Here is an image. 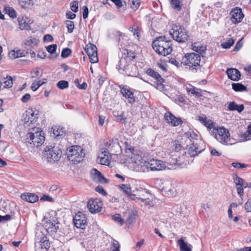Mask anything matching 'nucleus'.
I'll return each instance as SVG.
<instances>
[{
	"label": "nucleus",
	"instance_id": "f257e3e1",
	"mask_svg": "<svg viewBox=\"0 0 251 251\" xmlns=\"http://www.w3.org/2000/svg\"><path fill=\"white\" fill-rule=\"evenodd\" d=\"M152 47L158 54L166 56L170 54L173 49L170 40H167L165 36H159L152 42Z\"/></svg>",
	"mask_w": 251,
	"mask_h": 251
},
{
	"label": "nucleus",
	"instance_id": "f03ea898",
	"mask_svg": "<svg viewBox=\"0 0 251 251\" xmlns=\"http://www.w3.org/2000/svg\"><path fill=\"white\" fill-rule=\"evenodd\" d=\"M117 69L120 73L128 76L135 77L138 75L137 67L131 62H127L126 58H121L117 65Z\"/></svg>",
	"mask_w": 251,
	"mask_h": 251
},
{
	"label": "nucleus",
	"instance_id": "7ed1b4c3",
	"mask_svg": "<svg viewBox=\"0 0 251 251\" xmlns=\"http://www.w3.org/2000/svg\"><path fill=\"white\" fill-rule=\"evenodd\" d=\"M50 247V243L47 235L43 230L38 231L36 233V242L35 243V251H48Z\"/></svg>",
	"mask_w": 251,
	"mask_h": 251
},
{
	"label": "nucleus",
	"instance_id": "20e7f679",
	"mask_svg": "<svg viewBox=\"0 0 251 251\" xmlns=\"http://www.w3.org/2000/svg\"><path fill=\"white\" fill-rule=\"evenodd\" d=\"M201 61L200 55L195 53H187L181 59V63L186 68L190 70H197Z\"/></svg>",
	"mask_w": 251,
	"mask_h": 251
},
{
	"label": "nucleus",
	"instance_id": "39448f33",
	"mask_svg": "<svg viewBox=\"0 0 251 251\" xmlns=\"http://www.w3.org/2000/svg\"><path fill=\"white\" fill-rule=\"evenodd\" d=\"M211 134L217 141L223 144L227 145L230 139V134L228 130L224 127L215 126Z\"/></svg>",
	"mask_w": 251,
	"mask_h": 251
},
{
	"label": "nucleus",
	"instance_id": "423d86ee",
	"mask_svg": "<svg viewBox=\"0 0 251 251\" xmlns=\"http://www.w3.org/2000/svg\"><path fill=\"white\" fill-rule=\"evenodd\" d=\"M66 154L68 159L75 164L80 162L85 156L83 149L78 146H72L67 150Z\"/></svg>",
	"mask_w": 251,
	"mask_h": 251
},
{
	"label": "nucleus",
	"instance_id": "0eeeda50",
	"mask_svg": "<svg viewBox=\"0 0 251 251\" xmlns=\"http://www.w3.org/2000/svg\"><path fill=\"white\" fill-rule=\"evenodd\" d=\"M62 151L58 146H47L43 152L44 157L48 161L51 162L58 161L61 157Z\"/></svg>",
	"mask_w": 251,
	"mask_h": 251
},
{
	"label": "nucleus",
	"instance_id": "6e6552de",
	"mask_svg": "<svg viewBox=\"0 0 251 251\" xmlns=\"http://www.w3.org/2000/svg\"><path fill=\"white\" fill-rule=\"evenodd\" d=\"M27 139L30 144H33L35 147L41 146L45 141L44 133L38 128H34L32 131L28 134Z\"/></svg>",
	"mask_w": 251,
	"mask_h": 251
},
{
	"label": "nucleus",
	"instance_id": "1a4fd4ad",
	"mask_svg": "<svg viewBox=\"0 0 251 251\" xmlns=\"http://www.w3.org/2000/svg\"><path fill=\"white\" fill-rule=\"evenodd\" d=\"M172 31H170L173 38L179 43H183L187 41L189 38L188 32L181 26L175 25Z\"/></svg>",
	"mask_w": 251,
	"mask_h": 251
},
{
	"label": "nucleus",
	"instance_id": "9d476101",
	"mask_svg": "<svg viewBox=\"0 0 251 251\" xmlns=\"http://www.w3.org/2000/svg\"><path fill=\"white\" fill-rule=\"evenodd\" d=\"M73 222L77 228L85 229L87 225V218L85 214L79 212L74 217Z\"/></svg>",
	"mask_w": 251,
	"mask_h": 251
},
{
	"label": "nucleus",
	"instance_id": "9b49d317",
	"mask_svg": "<svg viewBox=\"0 0 251 251\" xmlns=\"http://www.w3.org/2000/svg\"><path fill=\"white\" fill-rule=\"evenodd\" d=\"M229 15L231 22L235 24L240 23L244 17L241 8L239 7H235L232 9L230 12Z\"/></svg>",
	"mask_w": 251,
	"mask_h": 251
},
{
	"label": "nucleus",
	"instance_id": "f8f14e48",
	"mask_svg": "<svg viewBox=\"0 0 251 251\" xmlns=\"http://www.w3.org/2000/svg\"><path fill=\"white\" fill-rule=\"evenodd\" d=\"M105 148H102L103 151L108 152L110 155H115L121 149L119 144L114 142L113 141L109 140L104 144Z\"/></svg>",
	"mask_w": 251,
	"mask_h": 251
},
{
	"label": "nucleus",
	"instance_id": "ddd939ff",
	"mask_svg": "<svg viewBox=\"0 0 251 251\" xmlns=\"http://www.w3.org/2000/svg\"><path fill=\"white\" fill-rule=\"evenodd\" d=\"M147 165L150 167V171H161L166 168L165 164L163 161L154 159L150 160Z\"/></svg>",
	"mask_w": 251,
	"mask_h": 251
},
{
	"label": "nucleus",
	"instance_id": "4468645a",
	"mask_svg": "<svg viewBox=\"0 0 251 251\" xmlns=\"http://www.w3.org/2000/svg\"><path fill=\"white\" fill-rule=\"evenodd\" d=\"M60 225V224L58 221L56 222L55 221H54L53 222L50 220L49 222L45 224V228L43 229L50 234H53L56 233L59 229Z\"/></svg>",
	"mask_w": 251,
	"mask_h": 251
},
{
	"label": "nucleus",
	"instance_id": "2eb2a0df",
	"mask_svg": "<svg viewBox=\"0 0 251 251\" xmlns=\"http://www.w3.org/2000/svg\"><path fill=\"white\" fill-rule=\"evenodd\" d=\"M119 87L123 96L128 99V102L131 104L134 103L135 102V98L133 92L126 85L120 86Z\"/></svg>",
	"mask_w": 251,
	"mask_h": 251
},
{
	"label": "nucleus",
	"instance_id": "dca6fc26",
	"mask_svg": "<svg viewBox=\"0 0 251 251\" xmlns=\"http://www.w3.org/2000/svg\"><path fill=\"white\" fill-rule=\"evenodd\" d=\"M164 118L167 123L174 126H178L182 123L181 118L176 117L170 112H167L165 114Z\"/></svg>",
	"mask_w": 251,
	"mask_h": 251
},
{
	"label": "nucleus",
	"instance_id": "f3484780",
	"mask_svg": "<svg viewBox=\"0 0 251 251\" xmlns=\"http://www.w3.org/2000/svg\"><path fill=\"white\" fill-rule=\"evenodd\" d=\"M100 151L98 156L100 163L103 165H108L110 163L111 155L108 151H103L102 149H100Z\"/></svg>",
	"mask_w": 251,
	"mask_h": 251
},
{
	"label": "nucleus",
	"instance_id": "a211bd4d",
	"mask_svg": "<svg viewBox=\"0 0 251 251\" xmlns=\"http://www.w3.org/2000/svg\"><path fill=\"white\" fill-rule=\"evenodd\" d=\"M98 203L99 201L97 199L90 200L88 202V208L91 213H96L101 211L102 207Z\"/></svg>",
	"mask_w": 251,
	"mask_h": 251
},
{
	"label": "nucleus",
	"instance_id": "6ab92c4d",
	"mask_svg": "<svg viewBox=\"0 0 251 251\" xmlns=\"http://www.w3.org/2000/svg\"><path fill=\"white\" fill-rule=\"evenodd\" d=\"M19 28L21 30H29L30 29V25L32 23V21L28 19L26 17H19L18 18Z\"/></svg>",
	"mask_w": 251,
	"mask_h": 251
},
{
	"label": "nucleus",
	"instance_id": "aec40b11",
	"mask_svg": "<svg viewBox=\"0 0 251 251\" xmlns=\"http://www.w3.org/2000/svg\"><path fill=\"white\" fill-rule=\"evenodd\" d=\"M91 175L92 179L100 183H107V179L103 176L101 173L96 169H93L91 171Z\"/></svg>",
	"mask_w": 251,
	"mask_h": 251
},
{
	"label": "nucleus",
	"instance_id": "412c9836",
	"mask_svg": "<svg viewBox=\"0 0 251 251\" xmlns=\"http://www.w3.org/2000/svg\"><path fill=\"white\" fill-rule=\"evenodd\" d=\"M228 77L233 81H238L241 76L240 72L236 69L228 68L226 71Z\"/></svg>",
	"mask_w": 251,
	"mask_h": 251
},
{
	"label": "nucleus",
	"instance_id": "4be33fe9",
	"mask_svg": "<svg viewBox=\"0 0 251 251\" xmlns=\"http://www.w3.org/2000/svg\"><path fill=\"white\" fill-rule=\"evenodd\" d=\"M188 146V152L191 157H195L201 152V150L199 148L198 144L194 142L191 143Z\"/></svg>",
	"mask_w": 251,
	"mask_h": 251
},
{
	"label": "nucleus",
	"instance_id": "5701e85b",
	"mask_svg": "<svg viewBox=\"0 0 251 251\" xmlns=\"http://www.w3.org/2000/svg\"><path fill=\"white\" fill-rule=\"evenodd\" d=\"M199 120L209 130L215 127V123L211 120H207L205 115L199 117Z\"/></svg>",
	"mask_w": 251,
	"mask_h": 251
},
{
	"label": "nucleus",
	"instance_id": "b1692460",
	"mask_svg": "<svg viewBox=\"0 0 251 251\" xmlns=\"http://www.w3.org/2000/svg\"><path fill=\"white\" fill-rule=\"evenodd\" d=\"M127 214L126 221V224L129 227V226L134 223L136 221V218L137 215L136 211L131 210L126 213Z\"/></svg>",
	"mask_w": 251,
	"mask_h": 251
},
{
	"label": "nucleus",
	"instance_id": "393cba45",
	"mask_svg": "<svg viewBox=\"0 0 251 251\" xmlns=\"http://www.w3.org/2000/svg\"><path fill=\"white\" fill-rule=\"evenodd\" d=\"M21 198L22 200L30 203L36 202L39 199L37 195L32 193H27V194H22L21 196Z\"/></svg>",
	"mask_w": 251,
	"mask_h": 251
},
{
	"label": "nucleus",
	"instance_id": "a878e982",
	"mask_svg": "<svg viewBox=\"0 0 251 251\" xmlns=\"http://www.w3.org/2000/svg\"><path fill=\"white\" fill-rule=\"evenodd\" d=\"M146 73L150 76L156 79L158 82L161 84L165 81V80L161 77L160 74L151 68L148 69L146 71Z\"/></svg>",
	"mask_w": 251,
	"mask_h": 251
},
{
	"label": "nucleus",
	"instance_id": "bb28decb",
	"mask_svg": "<svg viewBox=\"0 0 251 251\" xmlns=\"http://www.w3.org/2000/svg\"><path fill=\"white\" fill-rule=\"evenodd\" d=\"M0 81L1 85L4 84V88H11L13 85V79L10 75H7L6 77L0 76Z\"/></svg>",
	"mask_w": 251,
	"mask_h": 251
},
{
	"label": "nucleus",
	"instance_id": "cd10ccee",
	"mask_svg": "<svg viewBox=\"0 0 251 251\" xmlns=\"http://www.w3.org/2000/svg\"><path fill=\"white\" fill-rule=\"evenodd\" d=\"M227 109L229 111H237L241 113L244 109L243 104L238 105L235 101L230 102L228 106Z\"/></svg>",
	"mask_w": 251,
	"mask_h": 251
},
{
	"label": "nucleus",
	"instance_id": "c85d7f7f",
	"mask_svg": "<svg viewBox=\"0 0 251 251\" xmlns=\"http://www.w3.org/2000/svg\"><path fill=\"white\" fill-rule=\"evenodd\" d=\"M178 244L179 245L180 251H192V245L185 242L182 238H180L178 240Z\"/></svg>",
	"mask_w": 251,
	"mask_h": 251
},
{
	"label": "nucleus",
	"instance_id": "c756f323",
	"mask_svg": "<svg viewBox=\"0 0 251 251\" xmlns=\"http://www.w3.org/2000/svg\"><path fill=\"white\" fill-rule=\"evenodd\" d=\"M39 42V40L36 38L29 37L26 40L24 44L25 46L31 47L32 48L34 49L37 46Z\"/></svg>",
	"mask_w": 251,
	"mask_h": 251
},
{
	"label": "nucleus",
	"instance_id": "7c9ffc66",
	"mask_svg": "<svg viewBox=\"0 0 251 251\" xmlns=\"http://www.w3.org/2000/svg\"><path fill=\"white\" fill-rule=\"evenodd\" d=\"M85 50L86 51L88 56L96 54L97 53V48L96 46L92 44H89L86 45Z\"/></svg>",
	"mask_w": 251,
	"mask_h": 251
},
{
	"label": "nucleus",
	"instance_id": "2f4dec72",
	"mask_svg": "<svg viewBox=\"0 0 251 251\" xmlns=\"http://www.w3.org/2000/svg\"><path fill=\"white\" fill-rule=\"evenodd\" d=\"M8 56L11 59H14L18 57L25 56V54L24 52L21 51L20 50L16 51L12 50L9 52Z\"/></svg>",
	"mask_w": 251,
	"mask_h": 251
},
{
	"label": "nucleus",
	"instance_id": "473e14b6",
	"mask_svg": "<svg viewBox=\"0 0 251 251\" xmlns=\"http://www.w3.org/2000/svg\"><path fill=\"white\" fill-rule=\"evenodd\" d=\"M4 11L5 13L8 15L10 18H15L17 17L16 12L13 7L5 6L4 8Z\"/></svg>",
	"mask_w": 251,
	"mask_h": 251
},
{
	"label": "nucleus",
	"instance_id": "72a5a7b5",
	"mask_svg": "<svg viewBox=\"0 0 251 251\" xmlns=\"http://www.w3.org/2000/svg\"><path fill=\"white\" fill-rule=\"evenodd\" d=\"M197 43L192 45V49L195 51L199 53L201 55H202L205 53L206 47L202 46L197 45Z\"/></svg>",
	"mask_w": 251,
	"mask_h": 251
},
{
	"label": "nucleus",
	"instance_id": "f704fd0d",
	"mask_svg": "<svg viewBox=\"0 0 251 251\" xmlns=\"http://www.w3.org/2000/svg\"><path fill=\"white\" fill-rule=\"evenodd\" d=\"M232 89L236 92H242L247 91V87L240 83H232Z\"/></svg>",
	"mask_w": 251,
	"mask_h": 251
},
{
	"label": "nucleus",
	"instance_id": "c9c22d12",
	"mask_svg": "<svg viewBox=\"0 0 251 251\" xmlns=\"http://www.w3.org/2000/svg\"><path fill=\"white\" fill-rule=\"evenodd\" d=\"M235 40L232 38H229L226 41L222 42L221 46L224 49H229L234 43Z\"/></svg>",
	"mask_w": 251,
	"mask_h": 251
},
{
	"label": "nucleus",
	"instance_id": "e433bc0d",
	"mask_svg": "<svg viewBox=\"0 0 251 251\" xmlns=\"http://www.w3.org/2000/svg\"><path fill=\"white\" fill-rule=\"evenodd\" d=\"M30 75L31 78H39L42 76V73L40 72V71H39V69L38 68H36V69H35L34 70L31 72Z\"/></svg>",
	"mask_w": 251,
	"mask_h": 251
},
{
	"label": "nucleus",
	"instance_id": "4c0bfd02",
	"mask_svg": "<svg viewBox=\"0 0 251 251\" xmlns=\"http://www.w3.org/2000/svg\"><path fill=\"white\" fill-rule=\"evenodd\" d=\"M112 219L116 223L123 225L124 223V220L122 218L120 214H116L112 216Z\"/></svg>",
	"mask_w": 251,
	"mask_h": 251
},
{
	"label": "nucleus",
	"instance_id": "58836bf2",
	"mask_svg": "<svg viewBox=\"0 0 251 251\" xmlns=\"http://www.w3.org/2000/svg\"><path fill=\"white\" fill-rule=\"evenodd\" d=\"M232 178L234 182L235 183L236 186H239L243 185L244 179L240 177L237 174H234L232 176Z\"/></svg>",
	"mask_w": 251,
	"mask_h": 251
},
{
	"label": "nucleus",
	"instance_id": "ea45409f",
	"mask_svg": "<svg viewBox=\"0 0 251 251\" xmlns=\"http://www.w3.org/2000/svg\"><path fill=\"white\" fill-rule=\"evenodd\" d=\"M180 3V0H171L172 7L177 11H180L181 9Z\"/></svg>",
	"mask_w": 251,
	"mask_h": 251
},
{
	"label": "nucleus",
	"instance_id": "a19ab883",
	"mask_svg": "<svg viewBox=\"0 0 251 251\" xmlns=\"http://www.w3.org/2000/svg\"><path fill=\"white\" fill-rule=\"evenodd\" d=\"M56 85L58 88L63 90L68 88L69 82L66 80H60L57 82Z\"/></svg>",
	"mask_w": 251,
	"mask_h": 251
},
{
	"label": "nucleus",
	"instance_id": "79ce46f5",
	"mask_svg": "<svg viewBox=\"0 0 251 251\" xmlns=\"http://www.w3.org/2000/svg\"><path fill=\"white\" fill-rule=\"evenodd\" d=\"M45 83V82H41V80L34 81L32 83L31 88L33 91H36L42 85Z\"/></svg>",
	"mask_w": 251,
	"mask_h": 251
},
{
	"label": "nucleus",
	"instance_id": "37998d69",
	"mask_svg": "<svg viewBox=\"0 0 251 251\" xmlns=\"http://www.w3.org/2000/svg\"><path fill=\"white\" fill-rule=\"evenodd\" d=\"M127 52V56L126 57H124L123 58L127 59V62L130 61L131 60L134 59L135 58V53L134 51L132 50H126Z\"/></svg>",
	"mask_w": 251,
	"mask_h": 251
},
{
	"label": "nucleus",
	"instance_id": "c03bdc74",
	"mask_svg": "<svg viewBox=\"0 0 251 251\" xmlns=\"http://www.w3.org/2000/svg\"><path fill=\"white\" fill-rule=\"evenodd\" d=\"M66 24L68 29V32L72 33L75 27L74 22L71 21L67 20L66 21Z\"/></svg>",
	"mask_w": 251,
	"mask_h": 251
},
{
	"label": "nucleus",
	"instance_id": "a18cd8bd",
	"mask_svg": "<svg viewBox=\"0 0 251 251\" xmlns=\"http://www.w3.org/2000/svg\"><path fill=\"white\" fill-rule=\"evenodd\" d=\"M71 53V50L68 48H66L62 50L61 56L62 58H65L68 57Z\"/></svg>",
	"mask_w": 251,
	"mask_h": 251
},
{
	"label": "nucleus",
	"instance_id": "49530a36",
	"mask_svg": "<svg viewBox=\"0 0 251 251\" xmlns=\"http://www.w3.org/2000/svg\"><path fill=\"white\" fill-rule=\"evenodd\" d=\"M122 190L124 191L127 195L131 194V190L129 185L127 184H121L120 185Z\"/></svg>",
	"mask_w": 251,
	"mask_h": 251
},
{
	"label": "nucleus",
	"instance_id": "de8ad7c7",
	"mask_svg": "<svg viewBox=\"0 0 251 251\" xmlns=\"http://www.w3.org/2000/svg\"><path fill=\"white\" fill-rule=\"evenodd\" d=\"M132 9H137L140 5V0H128Z\"/></svg>",
	"mask_w": 251,
	"mask_h": 251
},
{
	"label": "nucleus",
	"instance_id": "09e8293b",
	"mask_svg": "<svg viewBox=\"0 0 251 251\" xmlns=\"http://www.w3.org/2000/svg\"><path fill=\"white\" fill-rule=\"evenodd\" d=\"M149 163V161H144L143 162L141 163V166H140V171L142 172H148L150 170V167L147 165V163Z\"/></svg>",
	"mask_w": 251,
	"mask_h": 251
},
{
	"label": "nucleus",
	"instance_id": "8fccbe9b",
	"mask_svg": "<svg viewBox=\"0 0 251 251\" xmlns=\"http://www.w3.org/2000/svg\"><path fill=\"white\" fill-rule=\"evenodd\" d=\"M57 47L56 44H52V45L48 46L46 48V49H47V50L49 52H50V54H52L54 53H55V52L56 51Z\"/></svg>",
	"mask_w": 251,
	"mask_h": 251
},
{
	"label": "nucleus",
	"instance_id": "3c124183",
	"mask_svg": "<svg viewBox=\"0 0 251 251\" xmlns=\"http://www.w3.org/2000/svg\"><path fill=\"white\" fill-rule=\"evenodd\" d=\"M120 245L118 241H115L112 243L109 251H120Z\"/></svg>",
	"mask_w": 251,
	"mask_h": 251
},
{
	"label": "nucleus",
	"instance_id": "603ef678",
	"mask_svg": "<svg viewBox=\"0 0 251 251\" xmlns=\"http://www.w3.org/2000/svg\"><path fill=\"white\" fill-rule=\"evenodd\" d=\"M185 135L190 140L196 139L198 136V134L193 131H187Z\"/></svg>",
	"mask_w": 251,
	"mask_h": 251
},
{
	"label": "nucleus",
	"instance_id": "864d4df0",
	"mask_svg": "<svg viewBox=\"0 0 251 251\" xmlns=\"http://www.w3.org/2000/svg\"><path fill=\"white\" fill-rule=\"evenodd\" d=\"M241 137L245 140L248 141L251 139V131L248 129L241 135Z\"/></svg>",
	"mask_w": 251,
	"mask_h": 251
},
{
	"label": "nucleus",
	"instance_id": "5fc2aeb1",
	"mask_svg": "<svg viewBox=\"0 0 251 251\" xmlns=\"http://www.w3.org/2000/svg\"><path fill=\"white\" fill-rule=\"evenodd\" d=\"M95 190L96 192L99 193L100 194H102L103 196H107V194L106 192L104 189L103 187L99 185L96 188Z\"/></svg>",
	"mask_w": 251,
	"mask_h": 251
},
{
	"label": "nucleus",
	"instance_id": "6e6d98bb",
	"mask_svg": "<svg viewBox=\"0 0 251 251\" xmlns=\"http://www.w3.org/2000/svg\"><path fill=\"white\" fill-rule=\"evenodd\" d=\"M173 146L174 147L175 150L176 151H180L182 149V145L180 144L179 142L178 141H177V140H176L174 142V144H173Z\"/></svg>",
	"mask_w": 251,
	"mask_h": 251
},
{
	"label": "nucleus",
	"instance_id": "4d7b16f0",
	"mask_svg": "<svg viewBox=\"0 0 251 251\" xmlns=\"http://www.w3.org/2000/svg\"><path fill=\"white\" fill-rule=\"evenodd\" d=\"M243 38H241L236 44L233 51H238L243 46Z\"/></svg>",
	"mask_w": 251,
	"mask_h": 251
},
{
	"label": "nucleus",
	"instance_id": "13d9d810",
	"mask_svg": "<svg viewBox=\"0 0 251 251\" xmlns=\"http://www.w3.org/2000/svg\"><path fill=\"white\" fill-rule=\"evenodd\" d=\"M71 10L74 12H77L78 11V1H74L71 2Z\"/></svg>",
	"mask_w": 251,
	"mask_h": 251
},
{
	"label": "nucleus",
	"instance_id": "bf43d9fd",
	"mask_svg": "<svg viewBox=\"0 0 251 251\" xmlns=\"http://www.w3.org/2000/svg\"><path fill=\"white\" fill-rule=\"evenodd\" d=\"M169 62L173 65H175L177 68L181 67L182 65H183V63H182L181 62L179 63L175 58H171L169 60Z\"/></svg>",
	"mask_w": 251,
	"mask_h": 251
},
{
	"label": "nucleus",
	"instance_id": "052dcab7",
	"mask_svg": "<svg viewBox=\"0 0 251 251\" xmlns=\"http://www.w3.org/2000/svg\"><path fill=\"white\" fill-rule=\"evenodd\" d=\"M237 188V192L241 198L244 195V188L242 185L236 186Z\"/></svg>",
	"mask_w": 251,
	"mask_h": 251
},
{
	"label": "nucleus",
	"instance_id": "680f3d73",
	"mask_svg": "<svg viewBox=\"0 0 251 251\" xmlns=\"http://www.w3.org/2000/svg\"><path fill=\"white\" fill-rule=\"evenodd\" d=\"M232 165L233 167L238 169L244 168L246 166V164L239 162H233Z\"/></svg>",
	"mask_w": 251,
	"mask_h": 251
},
{
	"label": "nucleus",
	"instance_id": "e2e57ef3",
	"mask_svg": "<svg viewBox=\"0 0 251 251\" xmlns=\"http://www.w3.org/2000/svg\"><path fill=\"white\" fill-rule=\"evenodd\" d=\"M163 190L166 193V194L169 196H173L174 194V189H168L167 187H164Z\"/></svg>",
	"mask_w": 251,
	"mask_h": 251
},
{
	"label": "nucleus",
	"instance_id": "0e129e2a",
	"mask_svg": "<svg viewBox=\"0 0 251 251\" xmlns=\"http://www.w3.org/2000/svg\"><path fill=\"white\" fill-rule=\"evenodd\" d=\"M89 58L90 59V61L92 63H97L99 61V59H98V58L97 56V53H96V54H95V55L93 54V55H92V56H89Z\"/></svg>",
	"mask_w": 251,
	"mask_h": 251
},
{
	"label": "nucleus",
	"instance_id": "69168bd1",
	"mask_svg": "<svg viewBox=\"0 0 251 251\" xmlns=\"http://www.w3.org/2000/svg\"><path fill=\"white\" fill-rule=\"evenodd\" d=\"M83 9V18L85 19L88 17L89 14L88 8L86 6H84L82 7Z\"/></svg>",
	"mask_w": 251,
	"mask_h": 251
},
{
	"label": "nucleus",
	"instance_id": "338daca9",
	"mask_svg": "<svg viewBox=\"0 0 251 251\" xmlns=\"http://www.w3.org/2000/svg\"><path fill=\"white\" fill-rule=\"evenodd\" d=\"M30 94L27 93L22 97L21 100L23 102L26 103L30 100Z\"/></svg>",
	"mask_w": 251,
	"mask_h": 251
},
{
	"label": "nucleus",
	"instance_id": "774afa93",
	"mask_svg": "<svg viewBox=\"0 0 251 251\" xmlns=\"http://www.w3.org/2000/svg\"><path fill=\"white\" fill-rule=\"evenodd\" d=\"M245 209L247 212H251V202L248 201L245 203Z\"/></svg>",
	"mask_w": 251,
	"mask_h": 251
}]
</instances>
